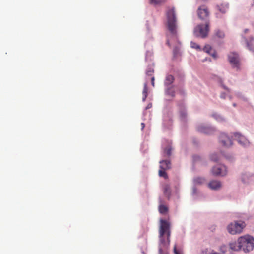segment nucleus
<instances>
[{
    "mask_svg": "<svg viewBox=\"0 0 254 254\" xmlns=\"http://www.w3.org/2000/svg\"><path fill=\"white\" fill-rule=\"evenodd\" d=\"M166 15L168 29L173 35L176 36L177 34V18L174 8L168 9Z\"/></svg>",
    "mask_w": 254,
    "mask_h": 254,
    "instance_id": "f257e3e1",
    "label": "nucleus"
},
{
    "mask_svg": "<svg viewBox=\"0 0 254 254\" xmlns=\"http://www.w3.org/2000/svg\"><path fill=\"white\" fill-rule=\"evenodd\" d=\"M239 243L242 245V250L245 252H248L253 250L254 248V239L249 235L239 238Z\"/></svg>",
    "mask_w": 254,
    "mask_h": 254,
    "instance_id": "f03ea898",
    "label": "nucleus"
},
{
    "mask_svg": "<svg viewBox=\"0 0 254 254\" xmlns=\"http://www.w3.org/2000/svg\"><path fill=\"white\" fill-rule=\"evenodd\" d=\"M209 22L206 21L205 25L200 24L197 25L194 29V34L195 36L201 38H205L209 32Z\"/></svg>",
    "mask_w": 254,
    "mask_h": 254,
    "instance_id": "7ed1b4c3",
    "label": "nucleus"
},
{
    "mask_svg": "<svg viewBox=\"0 0 254 254\" xmlns=\"http://www.w3.org/2000/svg\"><path fill=\"white\" fill-rule=\"evenodd\" d=\"M245 227V224L244 222H235L229 224L227 227V230L230 234L234 235L242 232Z\"/></svg>",
    "mask_w": 254,
    "mask_h": 254,
    "instance_id": "20e7f679",
    "label": "nucleus"
},
{
    "mask_svg": "<svg viewBox=\"0 0 254 254\" xmlns=\"http://www.w3.org/2000/svg\"><path fill=\"white\" fill-rule=\"evenodd\" d=\"M228 60L233 67L240 68V59L239 55L235 52H230L228 55Z\"/></svg>",
    "mask_w": 254,
    "mask_h": 254,
    "instance_id": "39448f33",
    "label": "nucleus"
},
{
    "mask_svg": "<svg viewBox=\"0 0 254 254\" xmlns=\"http://www.w3.org/2000/svg\"><path fill=\"white\" fill-rule=\"evenodd\" d=\"M197 12L199 18L202 20H207L210 14L208 8L205 5L199 6Z\"/></svg>",
    "mask_w": 254,
    "mask_h": 254,
    "instance_id": "423d86ee",
    "label": "nucleus"
},
{
    "mask_svg": "<svg viewBox=\"0 0 254 254\" xmlns=\"http://www.w3.org/2000/svg\"><path fill=\"white\" fill-rule=\"evenodd\" d=\"M212 173L215 175L224 176L227 174V171L225 166L219 165L214 167L212 168Z\"/></svg>",
    "mask_w": 254,
    "mask_h": 254,
    "instance_id": "0eeeda50",
    "label": "nucleus"
},
{
    "mask_svg": "<svg viewBox=\"0 0 254 254\" xmlns=\"http://www.w3.org/2000/svg\"><path fill=\"white\" fill-rule=\"evenodd\" d=\"M220 141L225 147H229L232 144V140L224 133L221 135Z\"/></svg>",
    "mask_w": 254,
    "mask_h": 254,
    "instance_id": "6e6552de",
    "label": "nucleus"
},
{
    "mask_svg": "<svg viewBox=\"0 0 254 254\" xmlns=\"http://www.w3.org/2000/svg\"><path fill=\"white\" fill-rule=\"evenodd\" d=\"M234 137L235 139L237 140L242 145H245L248 143L246 138L238 133H235L234 134Z\"/></svg>",
    "mask_w": 254,
    "mask_h": 254,
    "instance_id": "1a4fd4ad",
    "label": "nucleus"
},
{
    "mask_svg": "<svg viewBox=\"0 0 254 254\" xmlns=\"http://www.w3.org/2000/svg\"><path fill=\"white\" fill-rule=\"evenodd\" d=\"M159 163L160 169L167 170L171 168V162L169 160H163Z\"/></svg>",
    "mask_w": 254,
    "mask_h": 254,
    "instance_id": "9d476101",
    "label": "nucleus"
},
{
    "mask_svg": "<svg viewBox=\"0 0 254 254\" xmlns=\"http://www.w3.org/2000/svg\"><path fill=\"white\" fill-rule=\"evenodd\" d=\"M197 130L201 133L209 134L212 131V128L203 125H200L197 127Z\"/></svg>",
    "mask_w": 254,
    "mask_h": 254,
    "instance_id": "9b49d317",
    "label": "nucleus"
},
{
    "mask_svg": "<svg viewBox=\"0 0 254 254\" xmlns=\"http://www.w3.org/2000/svg\"><path fill=\"white\" fill-rule=\"evenodd\" d=\"M208 187L212 190H218L220 188L221 185L218 181H211L208 183Z\"/></svg>",
    "mask_w": 254,
    "mask_h": 254,
    "instance_id": "f8f14e48",
    "label": "nucleus"
},
{
    "mask_svg": "<svg viewBox=\"0 0 254 254\" xmlns=\"http://www.w3.org/2000/svg\"><path fill=\"white\" fill-rule=\"evenodd\" d=\"M230 248L234 251H239L242 249V245L239 243V238L238 242H235L230 244Z\"/></svg>",
    "mask_w": 254,
    "mask_h": 254,
    "instance_id": "ddd939ff",
    "label": "nucleus"
},
{
    "mask_svg": "<svg viewBox=\"0 0 254 254\" xmlns=\"http://www.w3.org/2000/svg\"><path fill=\"white\" fill-rule=\"evenodd\" d=\"M217 9L222 13H225L228 9L229 5L227 3L221 4L217 6Z\"/></svg>",
    "mask_w": 254,
    "mask_h": 254,
    "instance_id": "4468645a",
    "label": "nucleus"
},
{
    "mask_svg": "<svg viewBox=\"0 0 254 254\" xmlns=\"http://www.w3.org/2000/svg\"><path fill=\"white\" fill-rule=\"evenodd\" d=\"M193 181L195 185H199L204 184L205 182V179L204 178L197 177L193 179Z\"/></svg>",
    "mask_w": 254,
    "mask_h": 254,
    "instance_id": "2eb2a0df",
    "label": "nucleus"
},
{
    "mask_svg": "<svg viewBox=\"0 0 254 254\" xmlns=\"http://www.w3.org/2000/svg\"><path fill=\"white\" fill-rule=\"evenodd\" d=\"M203 51L207 53H209V54L211 55L213 57L216 58V54L215 52H213V53H211V51L212 50V47L209 45H206L203 48Z\"/></svg>",
    "mask_w": 254,
    "mask_h": 254,
    "instance_id": "dca6fc26",
    "label": "nucleus"
},
{
    "mask_svg": "<svg viewBox=\"0 0 254 254\" xmlns=\"http://www.w3.org/2000/svg\"><path fill=\"white\" fill-rule=\"evenodd\" d=\"M179 114L180 118L181 120H184L186 119L187 117V114L185 110L184 107L183 105H182L180 107Z\"/></svg>",
    "mask_w": 254,
    "mask_h": 254,
    "instance_id": "f3484780",
    "label": "nucleus"
},
{
    "mask_svg": "<svg viewBox=\"0 0 254 254\" xmlns=\"http://www.w3.org/2000/svg\"><path fill=\"white\" fill-rule=\"evenodd\" d=\"M254 39L253 38H251L250 41H247V46L248 49L251 51L252 52L254 53Z\"/></svg>",
    "mask_w": 254,
    "mask_h": 254,
    "instance_id": "a211bd4d",
    "label": "nucleus"
},
{
    "mask_svg": "<svg viewBox=\"0 0 254 254\" xmlns=\"http://www.w3.org/2000/svg\"><path fill=\"white\" fill-rule=\"evenodd\" d=\"M174 77L171 75H168L166 77L165 85L166 86L170 85L174 81Z\"/></svg>",
    "mask_w": 254,
    "mask_h": 254,
    "instance_id": "6ab92c4d",
    "label": "nucleus"
},
{
    "mask_svg": "<svg viewBox=\"0 0 254 254\" xmlns=\"http://www.w3.org/2000/svg\"><path fill=\"white\" fill-rule=\"evenodd\" d=\"M158 210L160 213L162 214H166L168 211V208L166 205L161 204L159 206Z\"/></svg>",
    "mask_w": 254,
    "mask_h": 254,
    "instance_id": "aec40b11",
    "label": "nucleus"
},
{
    "mask_svg": "<svg viewBox=\"0 0 254 254\" xmlns=\"http://www.w3.org/2000/svg\"><path fill=\"white\" fill-rule=\"evenodd\" d=\"M163 191L165 195L169 197L170 195L171 190L170 187L168 185H165L163 188Z\"/></svg>",
    "mask_w": 254,
    "mask_h": 254,
    "instance_id": "412c9836",
    "label": "nucleus"
},
{
    "mask_svg": "<svg viewBox=\"0 0 254 254\" xmlns=\"http://www.w3.org/2000/svg\"><path fill=\"white\" fill-rule=\"evenodd\" d=\"M166 0H149V3L153 5H157L164 2Z\"/></svg>",
    "mask_w": 254,
    "mask_h": 254,
    "instance_id": "4be33fe9",
    "label": "nucleus"
},
{
    "mask_svg": "<svg viewBox=\"0 0 254 254\" xmlns=\"http://www.w3.org/2000/svg\"><path fill=\"white\" fill-rule=\"evenodd\" d=\"M172 148L168 146L166 147L164 151V156L165 157H169L171 155Z\"/></svg>",
    "mask_w": 254,
    "mask_h": 254,
    "instance_id": "5701e85b",
    "label": "nucleus"
},
{
    "mask_svg": "<svg viewBox=\"0 0 254 254\" xmlns=\"http://www.w3.org/2000/svg\"><path fill=\"white\" fill-rule=\"evenodd\" d=\"M166 170H163L160 168V170L158 172V174L160 177H162L164 178L165 179L168 178V175L166 172H165Z\"/></svg>",
    "mask_w": 254,
    "mask_h": 254,
    "instance_id": "b1692460",
    "label": "nucleus"
},
{
    "mask_svg": "<svg viewBox=\"0 0 254 254\" xmlns=\"http://www.w3.org/2000/svg\"><path fill=\"white\" fill-rule=\"evenodd\" d=\"M215 35L216 36L219 38H223L225 36L224 33L220 30H218L216 31Z\"/></svg>",
    "mask_w": 254,
    "mask_h": 254,
    "instance_id": "393cba45",
    "label": "nucleus"
},
{
    "mask_svg": "<svg viewBox=\"0 0 254 254\" xmlns=\"http://www.w3.org/2000/svg\"><path fill=\"white\" fill-rule=\"evenodd\" d=\"M142 94L143 95V101H144L147 96V88L146 84L144 85Z\"/></svg>",
    "mask_w": 254,
    "mask_h": 254,
    "instance_id": "a878e982",
    "label": "nucleus"
},
{
    "mask_svg": "<svg viewBox=\"0 0 254 254\" xmlns=\"http://www.w3.org/2000/svg\"><path fill=\"white\" fill-rule=\"evenodd\" d=\"M166 92L168 95H169L172 97H174L175 96V92L172 88H168L166 90Z\"/></svg>",
    "mask_w": 254,
    "mask_h": 254,
    "instance_id": "bb28decb",
    "label": "nucleus"
},
{
    "mask_svg": "<svg viewBox=\"0 0 254 254\" xmlns=\"http://www.w3.org/2000/svg\"><path fill=\"white\" fill-rule=\"evenodd\" d=\"M250 176L248 175L247 174H243L242 176V181L244 183H246L247 181L248 180L249 177Z\"/></svg>",
    "mask_w": 254,
    "mask_h": 254,
    "instance_id": "cd10ccee",
    "label": "nucleus"
},
{
    "mask_svg": "<svg viewBox=\"0 0 254 254\" xmlns=\"http://www.w3.org/2000/svg\"><path fill=\"white\" fill-rule=\"evenodd\" d=\"M211 159L215 162L218 160L219 157L217 154H213L211 155Z\"/></svg>",
    "mask_w": 254,
    "mask_h": 254,
    "instance_id": "c85d7f7f",
    "label": "nucleus"
},
{
    "mask_svg": "<svg viewBox=\"0 0 254 254\" xmlns=\"http://www.w3.org/2000/svg\"><path fill=\"white\" fill-rule=\"evenodd\" d=\"M190 45H191V46L192 48H195L197 49H200V46L199 45H198L196 43H195L193 42H191Z\"/></svg>",
    "mask_w": 254,
    "mask_h": 254,
    "instance_id": "c756f323",
    "label": "nucleus"
},
{
    "mask_svg": "<svg viewBox=\"0 0 254 254\" xmlns=\"http://www.w3.org/2000/svg\"><path fill=\"white\" fill-rule=\"evenodd\" d=\"M154 72V70L153 69L149 68L147 71H146V74L148 76H152L153 75V73Z\"/></svg>",
    "mask_w": 254,
    "mask_h": 254,
    "instance_id": "7c9ffc66",
    "label": "nucleus"
},
{
    "mask_svg": "<svg viewBox=\"0 0 254 254\" xmlns=\"http://www.w3.org/2000/svg\"><path fill=\"white\" fill-rule=\"evenodd\" d=\"M179 50L180 48L178 46H176L173 49V53L174 56H176L178 54Z\"/></svg>",
    "mask_w": 254,
    "mask_h": 254,
    "instance_id": "2f4dec72",
    "label": "nucleus"
},
{
    "mask_svg": "<svg viewBox=\"0 0 254 254\" xmlns=\"http://www.w3.org/2000/svg\"><path fill=\"white\" fill-rule=\"evenodd\" d=\"M174 252L175 254H181V252L177 250L176 245H175L174 247Z\"/></svg>",
    "mask_w": 254,
    "mask_h": 254,
    "instance_id": "473e14b6",
    "label": "nucleus"
},
{
    "mask_svg": "<svg viewBox=\"0 0 254 254\" xmlns=\"http://www.w3.org/2000/svg\"><path fill=\"white\" fill-rule=\"evenodd\" d=\"M154 77L152 76L151 77V84L153 86H154Z\"/></svg>",
    "mask_w": 254,
    "mask_h": 254,
    "instance_id": "72a5a7b5",
    "label": "nucleus"
},
{
    "mask_svg": "<svg viewBox=\"0 0 254 254\" xmlns=\"http://www.w3.org/2000/svg\"><path fill=\"white\" fill-rule=\"evenodd\" d=\"M222 86L224 89L227 90L228 91H229V89L227 88L226 86H225L224 85H222Z\"/></svg>",
    "mask_w": 254,
    "mask_h": 254,
    "instance_id": "f704fd0d",
    "label": "nucleus"
},
{
    "mask_svg": "<svg viewBox=\"0 0 254 254\" xmlns=\"http://www.w3.org/2000/svg\"><path fill=\"white\" fill-rule=\"evenodd\" d=\"M220 97L221 98L224 99L225 98V94L224 93H222Z\"/></svg>",
    "mask_w": 254,
    "mask_h": 254,
    "instance_id": "c9c22d12",
    "label": "nucleus"
},
{
    "mask_svg": "<svg viewBox=\"0 0 254 254\" xmlns=\"http://www.w3.org/2000/svg\"><path fill=\"white\" fill-rule=\"evenodd\" d=\"M152 106V104H149L147 105V107H146V109H149L150 108H151Z\"/></svg>",
    "mask_w": 254,
    "mask_h": 254,
    "instance_id": "e433bc0d",
    "label": "nucleus"
},
{
    "mask_svg": "<svg viewBox=\"0 0 254 254\" xmlns=\"http://www.w3.org/2000/svg\"><path fill=\"white\" fill-rule=\"evenodd\" d=\"M141 125H142V128L143 129L145 127V124L142 123H141Z\"/></svg>",
    "mask_w": 254,
    "mask_h": 254,
    "instance_id": "4c0bfd02",
    "label": "nucleus"
},
{
    "mask_svg": "<svg viewBox=\"0 0 254 254\" xmlns=\"http://www.w3.org/2000/svg\"><path fill=\"white\" fill-rule=\"evenodd\" d=\"M248 31H249V30H248V29H245V30H244V32H245V33H247V32H248Z\"/></svg>",
    "mask_w": 254,
    "mask_h": 254,
    "instance_id": "58836bf2",
    "label": "nucleus"
},
{
    "mask_svg": "<svg viewBox=\"0 0 254 254\" xmlns=\"http://www.w3.org/2000/svg\"><path fill=\"white\" fill-rule=\"evenodd\" d=\"M167 44H168L169 46H170V43H169V40H168V41H167Z\"/></svg>",
    "mask_w": 254,
    "mask_h": 254,
    "instance_id": "ea45409f",
    "label": "nucleus"
},
{
    "mask_svg": "<svg viewBox=\"0 0 254 254\" xmlns=\"http://www.w3.org/2000/svg\"><path fill=\"white\" fill-rule=\"evenodd\" d=\"M253 1H254V0H253Z\"/></svg>",
    "mask_w": 254,
    "mask_h": 254,
    "instance_id": "a19ab883",
    "label": "nucleus"
}]
</instances>
